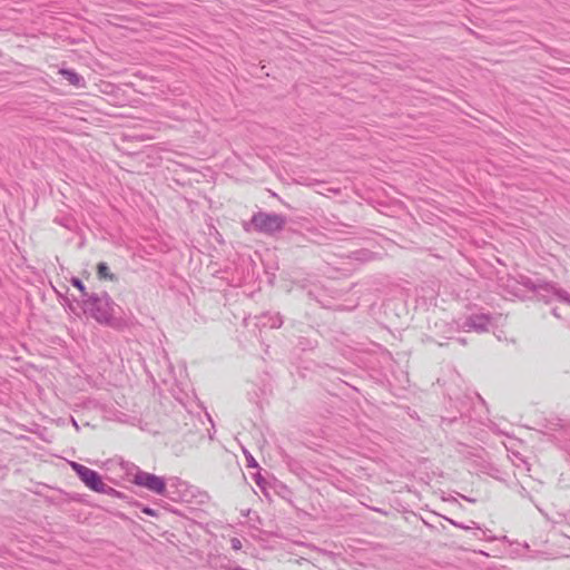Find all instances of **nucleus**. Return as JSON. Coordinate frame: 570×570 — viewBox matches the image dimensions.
Listing matches in <instances>:
<instances>
[{"label":"nucleus","mask_w":570,"mask_h":570,"mask_svg":"<svg viewBox=\"0 0 570 570\" xmlns=\"http://www.w3.org/2000/svg\"><path fill=\"white\" fill-rule=\"evenodd\" d=\"M85 307L89 314L100 324L116 326L114 317L115 302L107 293L88 295L85 299Z\"/></svg>","instance_id":"obj_1"},{"label":"nucleus","mask_w":570,"mask_h":570,"mask_svg":"<svg viewBox=\"0 0 570 570\" xmlns=\"http://www.w3.org/2000/svg\"><path fill=\"white\" fill-rule=\"evenodd\" d=\"M250 225L258 233L272 235L286 225V217L277 213L258 212L252 216Z\"/></svg>","instance_id":"obj_2"},{"label":"nucleus","mask_w":570,"mask_h":570,"mask_svg":"<svg viewBox=\"0 0 570 570\" xmlns=\"http://www.w3.org/2000/svg\"><path fill=\"white\" fill-rule=\"evenodd\" d=\"M520 284L530 289L538 297V299H541L546 303H550L553 299H557L560 289L553 283L546 282L540 278H531L528 276H520Z\"/></svg>","instance_id":"obj_3"},{"label":"nucleus","mask_w":570,"mask_h":570,"mask_svg":"<svg viewBox=\"0 0 570 570\" xmlns=\"http://www.w3.org/2000/svg\"><path fill=\"white\" fill-rule=\"evenodd\" d=\"M132 482L136 485L145 488L153 493L166 495L167 483H165V479L161 476L141 471L139 468H136Z\"/></svg>","instance_id":"obj_4"},{"label":"nucleus","mask_w":570,"mask_h":570,"mask_svg":"<svg viewBox=\"0 0 570 570\" xmlns=\"http://www.w3.org/2000/svg\"><path fill=\"white\" fill-rule=\"evenodd\" d=\"M71 469L76 472L78 478L85 483L87 488L90 490L98 492V491H107L104 487L105 483L99 475L98 472L95 470H91L78 462H71L70 463Z\"/></svg>","instance_id":"obj_5"},{"label":"nucleus","mask_w":570,"mask_h":570,"mask_svg":"<svg viewBox=\"0 0 570 570\" xmlns=\"http://www.w3.org/2000/svg\"><path fill=\"white\" fill-rule=\"evenodd\" d=\"M544 429V433L553 438L559 443L570 441V423L563 419L557 416L547 419Z\"/></svg>","instance_id":"obj_6"},{"label":"nucleus","mask_w":570,"mask_h":570,"mask_svg":"<svg viewBox=\"0 0 570 570\" xmlns=\"http://www.w3.org/2000/svg\"><path fill=\"white\" fill-rule=\"evenodd\" d=\"M491 324V315L485 313L472 314L461 323H458V326L465 332L474 331L478 333H483L489 330Z\"/></svg>","instance_id":"obj_7"},{"label":"nucleus","mask_w":570,"mask_h":570,"mask_svg":"<svg viewBox=\"0 0 570 570\" xmlns=\"http://www.w3.org/2000/svg\"><path fill=\"white\" fill-rule=\"evenodd\" d=\"M165 483H167V497L173 500H189V485L187 482L183 481L178 476H169L165 479Z\"/></svg>","instance_id":"obj_8"},{"label":"nucleus","mask_w":570,"mask_h":570,"mask_svg":"<svg viewBox=\"0 0 570 570\" xmlns=\"http://www.w3.org/2000/svg\"><path fill=\"white\" fill-rule=\"evenodd\" d=\"M546 517L554 528H560L563 535L570 539V508L564 511H558L553 517Z\"/></svg>","instance_id":"obj_9"},{"label":"nucleus","mask_w":570,"mask_h":570,"mask_svg":"<svg viewBox=\"0 0 570 570\" xmlns=\"http://www.w3.org/2000/svg\"><path fill=\"white\" fill-rule=\"evenodd\" d=\"M258 325L269 328H279L283 325V318L279 313H265L258 317Z\"/></svg>","instance_id":"obj_10"},{"label":"nucleus","mask_w":570,"mask_h":570,"mask_svg":"<svg viewBox=\"0 0 570 570\" xmlns=\"http://www.w3.org/2000/svg\"><path fill=\"white\" fill-rule=\"evenodd\" d=\"M59 73L73 87L76 88H85L86 81L82 76L76 72L72 69L62 68L59 70Z\"/></svg>","instance_id":"obj_11"},{"label":"nucleus","mask_w":570,"mask_h":570,"mask_svg":"<svg viewBox=\"0 0 570 570\" xmlns=\"http://www.w3.org/2000/svg\"><path fill=\"white\" fill-rule=\"evenodd\" d=\"M97 274L100 279H108L111 282L117 281V276L109 271V267H108L107 263H105V262H100L97 265Z\"/></svg>","instance_id":"obj_12"},{"label":"nucleus","mask_w":570,"mask_h":570,"mask_svg":"<svg viewBox=\"0 0 570 570\" xmlns=\"http://www.w3.org/2000/svg\"><path fill=\"white\" fill-rule=\"evenodd\" d=\"M71 284H72V286H73V287H76V288H78V289H79V292L81 293V296H82L83 301H85L86 298H88V295H89V294L86 292V287H85V285H83V283H82V281H81V279L73 277V278L71 279Z\"/></svg>","instance_id":"obj_13"},{"label":"nucleus","mask_w":570,"mask_h":570,"mask_svg":"<svg viewBox=\"0 0 570 570\" xmlns=\"http://www.w3.org/2000/svg\"><path fill=\"white\" fill-rule=\"evenodd\" d=\"M353 257L358 261H368L372 257V253L368 250L354 252Z\"/></svg>","instance_id":"obj_14"},{"label":"nucleus","mask_w":570,"mask_h":570,"mask_svg":"<svg viewBox=\"0 0 570 570\" xmlns=\"http://www.w3.org/2000/svg\"><path fill=\"white\" fill-rule=\"evenodd\" d=\"M557 301L570 305V294L568 292H566L564 289L560 288L559 293H558Z\"/></svg>","instance_id":"obj_15"},{"label":"nucleus","mask_w":570,"mask_h":570,"mask_svg":"<svg viewBox=\"0 0 570 570\" xmlns=\"http://www.w3.org/2000/svg\"><path fill=\"white\" fill-rule=\"evenodd\" d=\"M104 488H105L107 491H98L97 493H104V494H108V495H111V497H119V492H118L116 489H114V488H111V487L107 485L106 483H105V487H104Z\"/></svg>","instance_id":"obj_16"},{"label":"nucleus","mask_w":570,"mask_h":570,"mask_svg":"<svg viewBox=\"0 0 570 570\" xmlns=\"http://www.w3.org/2000/svg\"><path fill=\"white\" fill-rule=\"evenodd\" d=\"M450 521H451V523H452L454 527H458V528H461V529H472V528H478V527H476V523H475L474 521H472V522H471V523H472V525H471V527H470V525H463V523H459V522H455V521H452V520H450Z\"/></svg>","instance_id":"obj_17"},{"label":"nucleus","mask_w":570,"mask_h":570,"mask_svg":"<svg viewBox=\"0 0 570 570\" xmlns=\"http://www.w3.org/2000/svg\"><path fill=\"white\" fill-rule=\"evenodd\" d=\"M230 543L234 550H240L243 547L242 541L238 538H233Z\"/></svg>","instance_id":"obj_18"},{"label":"nucleus","mask_w":570,"mask_h":570,"mask_svg":"<svg viewBox=\"0 0 570 570\" xmlns=\"http://www.w3.org/2000/svg\"><path fill=\"white\" fill-rule=\"evenodd\" d=\"M246 460H247V466L248 468H257L258 466L257 462L255 461V459L250 454L246 455Z\"/></svg>","instance_id":"obj_19"},{"label":"nucleus","mask_w":570,"mask_h":570,"mask_svg":"<svg viewBox=\"0 0 570 570\" xmlns=\"http://www.w3.org/2000/svg\"><path fill=\"white\" fill-rule=\"evenodd\" d=\"M254 479H255L256 484L258 487L263 488V482H264L263 476L259 473H257L254 475Z\"/></svg>","instance_id":"obj_20"},{"label":"nucleus","mask_w":570,"mask_h":570,"mask_svg":"<svg viewBox=\"0 0 570 570\" xmlns=\"http://www.w3.org/2000/svg\"><path fill=\"white\" fill-rule=\"evenodd\" d=\"M142 511H144L146 514H149V515H154V514H155L154 510H153V509H150V508H145Z\"/></svg>","instance_id":"obj_21"},{"label":"nucleus","mask_w":570,"mask_h":570,"mask_svg":"<svg viewBox=\"0 0 570 570\" xmlns=\"http://www.w3.org/2000/svg\"><path fill=\"white\" fill-rule=\"evenodd\" d=\"M552 314H553L556 317H560V314H559V312H558V308H557V307H554V308L552 309Z\"/></svg>","instance_id":"obj_22"},{"label":"nucleus","mask_w":570,"mask_h":570,"mask_svg":"<svg viewBox=\"0 0 570 570\" xmlns=\"http://www.w3.org/2000/svg\"><path fill=\"white\" fill-rule=\"evenodd\" d=\"M328 191H332L334 194H338L340 193V189L338 188H328L327 189Z\"/></svg>","instance_id":"obj_23"},{"label":"nucleus","mask_w":570,"mask_h":570,"mask_svg":"<svg viewBox=\"0 0 570 570\" xmlns=\"http://www.w3.org/2000/svg\"><path fill=\"white\" fill-rule=\"evenodd\" d=\"M72 422H73V425L78 429L77 422L75 420H72Z\"/></svg>","instance_id":"obj_24"}]
</instances>
